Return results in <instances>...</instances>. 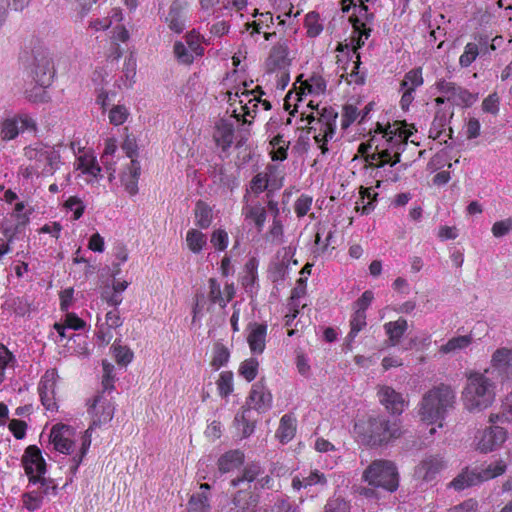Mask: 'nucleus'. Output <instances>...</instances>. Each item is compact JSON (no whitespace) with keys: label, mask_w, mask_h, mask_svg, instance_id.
Here are the masks:
<instances>
[{"label":"nucleus","mask_w":512,"mask_h":512,"mask_svg":"<svg viewBox=\"0 0 512 512\" xmlns=\"http://www.w3.org/2000/svg\"><path fill=\"white\" fill-rule=\"evenodd\" d=\"M436 88L442 94V97L435 99L436 105L441 106L446 101L449 102L450 105L443 109H438L436 112L432 123L433 129L437 130L435 138L440 136L443 129L452 118L453 105L469 107L477 101V95L452 81L441 79L436 83Z\"/></svg>","instance_id":"obj_3"},{"label":"nucleus","mask_w":512,"mask_h":512,"mask_svg":"<svg viewBox=\"0 0 512 512\" xmlns=\"http://www.w3.org/2000/svg\"><path fill=\"white\" fill-rule=\"evenodd\" d=\"M481 482L482 480L479 471L466 469L451 481L450 486L455 490L460 491L467 487L477 485Z\"/></svg>","instance_id":"obj_30"},{"label":"nucleus","mask_w":512,"mask_h":512,"mask_svg":"<svg viewBox=\"0 0 512 512\" xmlns=\"http://www.w3.org/2000/svg\"><path fill=\"white\" fill-rule=\"evenodd\" d=\"M242 214L246 220L254 222L255 226L261 231L266 222V210L261 204L245 205Z\"/></svg>","instance_id":"obj_31"},{"label":"nucleus","mask_w":512,"mask_h":512,"mask_svg":"<svg viewBox=\"0 0 512 512\" xmlns=\"http://www.w3.org/2000/svg\"><path fill=\"white\" fill-rule=\"evenodd\" d=\"M28 491L22 494L23 507L29 512L40 509L45 501L58 494V485L51 478H40L36 485H28Z\"/></svg>","instance_id":"obj_11"},{"label":"nucleus","mask_w":512,"mask_h":512,"mask_svg":"<svg viewBox=\"0 0 512 512\" xmlns=\"http://www.w3.org/2000/svg\"><path fill=\"white\" fill-rule=\"evenodd\" d=\"M22 465L28 476L29 486L36 485L40 478L46 473V462L41 450L35 446H28L22 456Z\"/></svg>","instance_id":"obj_13"},{"label":"nucleus","mask_w":512,"mask_h":512,"mask_svg":"<svg viewBox=\"0 0 512 512\" xmlns=\"http://www.w3.org/2000/svg\"><path fill=\"white\" fill-rule=\"evenodd\" d=\"M186 243L191 252L198 254L207 245V237L201 231L193 228L186 234Z\"/></svg>","instance_id":"obj_38"},{"label":"nucleus","mask_w":512,"mask_h":512,"mask_svg":"<svg viewBox=\"0 0 512 512\" xmlns=\"http://www.w3.org/2000/svg\"><path fill=\"white\" fill-rule=\"evenodd\" d=\"M90 431L83 433L66 424H56L50 431V443L55 451L69 455L70 466L69 471L75 475L83 458L86 456L91 445Z\"/></svg>","instance_id":"obj_2"},{"label":"nucleus","mask_w":512,"mask_h":512,"mask_svg":"<svg viewBox=\"0 0 512 512\" xmlns=\"http://www.w3.org/2000/svg\"><path fill=\"white\" fill-rule=\"evenodd\" d=\"M214 139L222 150L228 149L234 139V124L229 120H221L216 126Z\"/></svg>","instance_id":"obj_26"},{"label":"nucleus","mask_w":512,"mask_h":512,"mask_svg":"<svg viewBox=\"0 0 512 512\" xmlns=\"http://www.w3.org/2000/svg\"><path fill=\"white\" fill-rule=\"evenodd\" d=\"M308 106L312 111L306 114L302 120H306L309 129L314 131L313 138L321 150V154L325 155L329 151L328 142L333 140L336 134L338 113L332 107H323L322 109H319L318 105L314 107L312 101Z\"/></svg>","instance_id":"obj_8"},{"label":"nucleus","mask_w":512,"mask_h":512,"mask_svg":"<svg viewBox=\"0 0 512 512\" xmlns=\"http://www.w3.org/2000/svg\"><path fill=\"white\" fill-rule=\"evenodd\" d=\"M378 126L380 131L368 143H361L358 152L371 167L394 166L400 161L401 152L404 151L412 132L400 122H394L385 128L379 124Z\"/></svg>","instance_id":"obj_1"},{"label":"nucleus","mask_w":512,"mask_h":512,"mask_svg":"<svg viewBox=\"0 0 512 512\" xmlns=\"http://www.w3.org/2000/svg\"><path fill=\"white\" fill-rule=\"evenodd\" d=\"M185 39L188 48L195 54L196 57H200L204 54V48L201 46L203 36L196 29L189 31L185 35Z\"/></svg>","instance_id":"obj_45"},{"label":"nucleus","mask_w":512,"mask_h":512,"mask_svg":"<svg viewBox=\"0 0 512 512\" xmlns=\"http://www.w3.org/2000/svg\"><path fill=\"white\" fill-rule=\"evenodd\" d=\"M495 383L485 372L472 371L467 374L462 391L464 408L471 413L489 408L495 400Z\"/></svg>","instance_id":"obj_7"},{"label":"nucleus","mask_w":512,"mask_h":512,"mask_svg":"<svg viewBox=\"0 0 512 512\" xmlns=\"http://www.w3.org/2000/svg\"><path fill=\"white\" fill-rule=\"evenodd\" d=\"M424 83L422 69L414 68L408 71L401 82L400 90L410 91L414 93L415 90L421 87Z\"/></svg>","instance_id":"obj_35"},{"label":"nucleus","mask_w":512,"mask_h":512,"mask_svg":"<svg viewBox=\"0 0 512 512\" xmlns=\"http://www.w3.org/2000/svg\"><path fill=\"white\" fill-rule=\"evenodd\" d=\"M455 391L447 385H440L426 392L420 403L418 415L421 421L427 424L438 423L443 427V420L450 410L455 406Z\"/></svg>","instance_id":"obj_6"},{"label":"nucleus","mask_w":512,"mask_h":512,"mask_svg":"<svg viewBox=\"0 0 512 512\" xmlns=\"http://www.w3.org/2000/svg\"><path fill=\"white\" fill-rule=\"evenodd\" d=\"M243 463V454L240 451H230L218 460V469L221 473H228Z\"/></svg>","instance_id":"obj_33"},{"label":"nucleus","mask_w":512,"mask_h":512,"mask_svg":"<svg viewBox=\"0 0 512 512\" xmlns=\"http://www.w3.org/2000/svg\"><path fill=\"white\" fill-rule=\"evenodd\" d=\"M24 156L28 164L20 168V173L26 179L52 176L61 164L60 151L40 142L25 147Z\"/></svg>","instance_id":"obj_4"},{"label":"nucleus","mask_w":512,"mask_h":512,"mask_svg":"<svg viewBox=\"0 0 512 512\" xmlns=\"http://www.w3.org/2000/svg\"><path fill=\"white\" fill-rule=\"evenodd\" d=\"M229 357V350L223 344H216L214 347L213 359L211 361L212 367L218 370L228 362Z\"/></svg>","instance_id":"obj_52"},{"label":"nucleus","mask_w":512,"mask_h":512,"mask_svg":"<svg viewBox=\"0 0 512 512\" xmlns=\"http://www.w3.org/2000/svg\"><path fill=\"white\" fill-rule=\"evenodd\" d=\"M247 403L252 409L266 412L271 408L272 395L264 385L256 383L252 386Z\"/></svg>","instance_id":"obj_21"},{"label":"nucleus","mask_w":512,"mask_h":512,"mask_svg":"<svg viewBox=\"0 0 512 512\" xmlns=\"http://www.w3.org/2000/svg\"><path fill=\"white\" fill-rule=\"evenodd\" d=\"M74 165L77 170L82 172V174L90 176V181L96 180L101 176V168L95 155L90 151H85L78 155Z\"/></svg>","instance_id":"obj_25"},{"label":"nucleus","mask_w":512,"mask_h":512,"mask_svg":"<svg viewBox=\"0 0 512 512\" xmlns=\"http://www.w3.org/2000/svg\"><path fill=\"white\" fill-rule=\"evenodd\" d=\"M354 430L362 443L370 446L388 444L403 434L399 420H390L384 415L370 416L358 421Z\"/></svg>","instance_id":"obj_5"},{"label":"nucleus","mask_w":512,"mask_h":512,"mask_svg":"<svg viewBox=\"0 0 512 512\" xmlns=\"http://www.w3.org/2000/svg\"><path fill=\"white\" fill-rule=\"evenodd\" d=\"M208 297L212 303L218 304L221 307H225L227 305V300H225L223 296V291L221 290L220 284L214 278L209 280Z\"/></svg>","instance_id":"obj_54"},{"label":"nucleus","mask_w":512,"mask_h":512,"mask_svg":"<svg viewBox=\"0 0 512 512\" xmlns=\"http://www.w3.org/2000/svg\"><path fill=\"white\" fill-rule=\"evenodd\" d=\"M490 363V367L484 372L492 379L499 378L501 381L512 379V349L498 348L492 354Z\"/></svg>","instance_id":"obj_14"},{"label":"nucleus","mask_w":512,"mask_h":512,"mask_svg":"<svg viewBox=\"0 0 512 512\" xmlns=\"http://www.w3.org/2000/svg\"><path fill=\"white\" fill-rule=\"evenodd\" d=\"M305 27L309 37H316L323 31L320 16L316 12H309L305 16Z\"/></svg>","instance_id":"obj_46"},{"label":"nucleus","mask_w":512,"mask_h":512,"mask_svg":"<svg viewBox=\"0 0 512 512\" xmlns=\"http://www.w3.org/2000/svg\"><path fill=\"white\" fill-rule=\"evenodd\" d=\"M259 362L254 358L243 361L239 367V374L248 382L254 380L257 376Z\"/></svg>","instance_id":"obj_50"},{"label":"nucleus","mask_w":512,"mask_h":512,"mask_svg":"<svg viewBox=\"0 0 512 512\" xmlns=\"http://www.w3.org/2000/svg\"><path fill=\"white\" fill-rule=\"evenodd\" d=\"M324 512H350V504L341 497L328 499Z\"/></svg>","instance_id":"obj_60"},{"label":"nucleus","mask_w":512,"mask_h":512,"mask_svg":"<svg viewBox=\"0 0 512 512\" xmlns=\"http://www.w3.org/2000/svg\"><path fill=\"white\" fill-rule=\"evenodd\" d=\"M213 215L211 208L202 201L196 203L195 224L201 229H207L212 223Z\"/></svg>","instance_id":"obj_40"},{"label":"nucleus","mask_w":512,"mask_h":512,"mask_svg":"<svg viewBox=\"0 0 512 512\" xmlns=\"http://www.w3.org/2000/svg\"><path fill=\"white\" fill-rule=\"evenodd\" d=\"M36 62L34 71L36 81L41 86L48 85L53 74L50 60L47 57H42L40 60L36 58Z\"/></svg>","instance_id":"obj_36"},{"label":"nucleus","mask_w":512,"mask_h":512,"mask_svg":"<svg viewBox=\"0 0 512 512\" xmlns=\"http://www.w3.org/2000/svg\"><path fill=\"white\" fill-rule=\"evenodd\" d=\"M214 177L216 179L215 181H219V183L227 189L232 190L238 186L236 176L230 173L226 167H220Z\"/></svg>","instance_id":"obj_53"},{"label":"nucleus","mask_w":512,"mask_h":512,"mask_svg":"<svg viewBox=\"0 0 512 512\" xmlns=\"http://www.w3.org/2000/svg\"><path fill=\"white\" fill-rule=\"evenodd\" d=\"M115 360L120 365H127L133 359V352L127 346H121L116 342L112 345Z\"/></svg>","instance_id":"obj_55"},{"label":"nucleus","mask_w":512,"mask_h":512,"mask_svg":"<svg viewBox=\"0 0 512 512\" xmlns=\"http://www.w3.org/2000/svg\"><path fill=\"white\" fill-rule=\"evenodd\" d=\"M189 11L188 0H173L167 9L160 13V20L171 32L181 34L189 21Z\"/></svg>","instance_id":"obj_12"},{"label":"nucleus","mask_w":512,"mask_h":512,"mask_svg":"<svg viewBox=\"0 0 512 512\" xmlns=\"http://www.w3.org/2000/svg\"><path fill=\"white\" fill-rule=\"evenodd\" d=\"M269 512H299V508L291 504L287 498L279 497L276 499Z\"/></svg>","instance_id":"obj_64"},{"label":"nucleus","mask_w":512,"mask_h":512,"mask_svg":"<svg viewBox=\"0 0 512 512\" xmlns=\"http://www.w3.org/2000/svg\"><path fill=\"white\" fill-rule=\"evenodd\" d=\"M260 103V97L257 95H254L253 99H248L247 102H245L244 105L241 106V111L238 112L237 108L232 109L233 117L239 121L240 117H244V122L248 123L249 121L246 119V117H254L256 113V108L258 107V104Z\"/></svg>","instance_id":"obj_43"},{"label":"nucleus","mask_w":512,"mask_h":512,"mask_svg":"<svg viewBox=\"0 0 512 512\" xmlns=\"http://www.w3.org/2000/svg\"><path fill=\"white\" fill-rule=\"evenodd\" d=\"M494 237H502L512 231V217L497 221L491 228Z\"/></svg>","instance_id":"obj_63"},{"label":"nucleus","mask_w":512,"mask_h":512,"mask_svg":"<svg viewBox=\"0 0 512 512\" xmlns=\"http://www.w3.org/2000/svg\"><path fill=\"white\" fill-rule=\"evenodd\" d=\"M277 173V167L274 165H269L266 167L265 171L259 172L256 174L251 181V190L254 193H261L267 188L271 187L272 189L279 188L281 186L280 183H276L275 174Z\"/></svg>","instance_id":"obj_23"},{"label":"nucleus","mask_w":512,"mask_h":512,"mask_svg":"<svg viewBox=\"0 0 512 512\" xmlns=\"http://www.w3.org/2000/svg\"><path fill=\"white\" fill-rule=\"evenodd\" d=\"M313 198L307 194H302L295 202L294 211L298 217H304L311 209Z\"/></svg>","instance_id":"obj_61"},{"label":"nucleus","mask_w":512,"mask_h":512,"mask_svg":"<svg viewBox=\"0 0 512 512\" xmlns=\"http://www.w3.org/2000/svg\"><path fill=\"white\" fill-rule=\"evenodd\" d=\"M87 413L91 417V424L86 431L92 432L94 429L109 423L115 413V405L112 398L104 392H99L91 399L87 400Z\"/></svg>","instance_id":"obj_10"},{"label":"nucleus","mask_w":512,"mask_h":512,"mask_svg":"<svg viewBox=\"0 0 512 512\" xmlns=\"http://www.w3.org/2000/svg\"><path fill=\"white\" fill-rule=\"evenodd\" d=\"M351 330L349 332L350 338H355L357 334L366 326V313L363 311H355L350 320Z\"/></svg>","instance_id":"obj_58"},{"label":"nucleus","mask_w":512,"mask_h":512,"mask_svg":"<svg viewBox=\"0 0 512 512\" xmlns=\"http://www.w3.org/2000/svg\"><path fill=\"white\" fill-rule=\"evenodd\" d=\"M210 242L216 250L224 251L229 243L228 233L224 229H216L211 235Z\"/></svg>","instance_id":"obj_59"},{"label":"nucleus","mask_w":512,"mask_h":512,"mask_svg":"<svg viewBox=\"0 0 512 512\" xmlns=\"http://www.w3.org/2000/svg\"><path fill=\"white\" fill-rule=\"evenodd\" d=\"M141 167L139 162L131 159L127 170L122 175V182L126 191L130 195H135L138 192V179L140 176Z\"/></svg>","instance_id":"obj_27"},{"label":"nucleus","mask_w":512,"mask_h":512,"mask_svg":"<svg viewBox=\"0 0 512 512\" xmlns=\"http://www.w3.org/2000/svg\"><path fill=\"white\" fill-rule=\"evenodd\" d=\"M472 341L473 337L471 335L452 337L440 347L439 352L442 354L454 355L460 351L465 350L468 346L471 345Z\"/></svg>","instance_id":"obj_29"},{"label":"nucleus","mask_w":512,"mask_h":512,"mask_svg":"<svg viewBox=\"0 0 512 512\" xmlns=\"http://www.w3.org/2000/svg\"><path fill=\"white\" fill-rule=\"evenodd\" d=\"M57 379V371L55 369H49L44 373L38 385V392L41 402L43 406L49 411H54L57 409L55 398Z\"/></svg>","instance_id":"obj_19"},{"label":"nucleus","mask_w":512,"mask_h":512,"mask_svg":"<svg viewBox=\"0 0 512 512\" xmlns=\"http://www.w3.org/2000/svg\"><path fill=\"white\" fill-rule=\"evenodd\" d=\"M506 471V465L502 461H498L489 465L486 469L479 471L482 482L502 475Z\"/></svg>","instance_id":"obj_57"},{"label":"nucleus","mask_w":512,"mask_h":512,"mask_svg":"<svg viewBox=\"0 0 512 512\" xmlns=\"http://www.w3.org/2000/svg\"><path fill=\"white\" fill-rule=\"evenodd\" d=\"M359 66H360V56L359 54L356 55V60L352 62V69L351 72H347V68L341 67L343 69V72L341 74V78L345 79L349 84H363L364 83V75L359 72Z\"/></svg>","instance_id":"obj_44"},{"label":"nucleus","mask_w":512,"mask_h":512,"mask_svg":"<svg viewBox=\"0 0 512 512\" xmlns=\"http://www.w3.org/2000/svg\"><path fill=\"white\" fill-rule=\"evenodd\" d=\"M216 384L219 394L227 397L233 391V373L231 371L221 372Z\"/></svg>","instance_id":"obj_49"},{"label":"nucleus","mask_w":512,"mask_h":512,"mask_svg":"<svg viewBox=\"0 0 512 512\" xmlns=\"http://www.w3.org/2000/svg\"><path fill=\"white\" fill-rule=\"evenodd\" d=\"M480 45L485 46L486 42L483 43H475V42H469L465 45L464 51L459 57V65L462 68L469 67L479 56L480 54Z\"/></svg>","instance_id":"obj_39"},{"label":"nucleus","mask_w":512,"mask_h":512,"mask_svg":"<svg viewBox=\"0 0 512 512\" xmlns=\"http://www.w3.org/2000/svg\"><path fill=\"white\" fill-rule=\"evenodd\" d=\"M137 73V62L133 55H130L125 59L123 67V76L121 78L122 86L125 88H131L135 83Z\"/></svg>","instance_id":"obj_41"},{"label":"nucleus","mask_w":512,"mask_h":512,"mask_svg":"<svg viewBox=\"0 0 512 512\" xmlns=\"http://www.w3.org/2000/svg\"><path fill=\"white\" fill-rule=\"evenodd\" d=\"M290 62L288 43L281 40L271 48L266 65L269 71L285 70Z\"/></svg>","instance_id":"obj_20"},{"label":"nucleus","mask_w":512,"mask_h":512,"mask_svg":"<svg viewBox=\"0 0 512 512\" xmlns=\"http://www.w3.org/2000/svg\"><path fill=\"white\" fill-rule=\"evenodd\" d=\"M444 467L445 464L441 457L429 456L416 467L415 475L424 481H431Z\"/></svg>","instance_id":"obj_22"},{"label":"nucleus","mask_w":512,"mask_h":512,"mask_svg":"<svg viewBox=\"0 0 512 512\" xmlns=\"http://www.w3.org/2000/svg\"><path fill=\"white\" fill-rule=\"evenodd\" d=\"M354 33H357V46L356 48H360L364 45V42L370 36L371 29L366 27V22L361 21L358 17L351 18Z\"/></svg>","instance_id":"obj_56"},{"label":"nucleus","mask_w":512,"mask_h":512,"mask_svg":"<svg viewBox=\"0 0 512 512\" xmlns=\"http://www.w3.org/2000/svg\"><path fill=\"white\" fill-rule=\"evenodd\" d=\"M506 439L507 432L504 428L492 426L476 435V449L482 453L492 452L501 447Z\"/></svg>","instance_id":"obj_16"},{"label":"nucleus","mask_w":512,"mask_h":512,"mask_svg":"<svg viewBox=\"0 0 512 512\" xmlns=\"http://www.w3.org/2000/svg\"><path fill=\"white\" fill-rule=\"evenodd\" d=\"M130 113L126 106L124 105H114L109 110L108 118L110 124L114 126H120L126 122Z\"/></svg>","instance_id":"obj_48"},{"label":"nucleus","mask_w":512,"mask_h":512,"mask_svg":"<svg viewBox=\"0 0 512 512\" xmlns=\"http://www.w3.org/2000/svg\"><path fill=\"white\" fill-rule=\"evenodd\" d=\"M363 480L374 487L393 492L398 488V472L393 462L375 460L363 472Z\"/></svg>","instance_id":"obj_9"},{"label":"nucleus","mask_w":512,"mask_h":512,"mask_svg":"<svg viewBox=\"0 0 512 512\" xmlns=\"http://www.w3.org/2000/svg\"><path fill=\"white\" fill-rule=\"evenodd\" d=\"M25 131L35 132L36 122L28 114H18L2 122L0 137L2 140L9 141L15 139L20 133Z\"/></svg>","instance_id":"obj_15"},{"label":"nucleus","mask_w":512,"mask_h":512,"mask_svg":"<svg viewBox=\"0 0 512 512\" xmlns=\"http://www.w3.org/2000/svg\"><path fill=\"white\" fill-rule=\"evenodd\" d=\"M408 328L407 320L399 318L396 321L387 322L384 324V329L388 335L390 346H395L399 343L401 337L404 335Z\"/></svg>","instance_id":"obj_28"},{"label":"nucleus","mask_w":512,"mask_h":512,"mask_svg":"<svg viewBox=\"0 0 512 512\" xmlns=\"http://www.w3.org/2000/svg\"><path fill=\"white\" fill-rule=\"evenodd\" d=\"M210 497L205 492L193 494L187 503V512H210Z\"/></svg>","instance_id":"obj_37"},{"label":"nucleus","mask_w":512,"mask_h":512,"mask_svg":"<svg viewBox=\"0 0 512 512\" xmlns=\"http://www.w3.org/2000/svg\"><path fill=\"white\" fill-rule=\"evenodd\" d=\"M16 364L14 354L2 343H0V386L7 379V373L13 370Z\"/></svg>","instance_id":"obj_34"},{"label":"nucleus","mask_w":512,"mask_h":512,"mask_svg":"<svg viewBox=\"0 0 512 512\" xmlns=\"http://www.w3.org/2000/svg\"><path fill=\"white\" fill-rule=\"evenodd\" d=\"M374 197L375 194H372L370 189H364L361 191L362 207L357 205L356 209L361 211L362 215L369 214L374 209Z\"/></svg>","instance_id":"obj_62"},{"label":"nucleus","mask_w":512,"mask_h":512,"mask_svg":"<svg viewBox=\"0 0 512 512\" xmlns=\"http://www.w3.org/2000/svg\"><path fill=\"white\" fill-rule=\"evenodd\" d=\"M247 342L253 354H262L266 347L267 325L259 323L249 324Z\"/></svg>","instance_id":"obj_24"},{"label":"nucleus","mask_w":512,"mask_h":512,"mask_svg":"<svg viewBox=\"0 0 512 512\" xmlns=\"http://www.w3.org/2000/svg\"><path fill=\"white\" fill-rule=\"evenodd\" d=\"M174 55L178 62L189 65L195 59V54L181 41H176L173 47Z\"/></svg>","instance_id":"obj_51"},{"label":"nucleus","mask_w":512,"mask_h":512,"mask_svg":"<svg viewBox=\"0 0 512 512\" xmlns=\"http://www.w3.org/2000/svg\"><path fill=\"white\" fill-rule=\"evenodd\" d=\"M259 503L258 494L247 488L239 489L230 501L221 507L220 512H251Z\"/></svg>","instance_id":"obj_18"},{"label":"nucleus","mask_w":512,"mask_h":512,"mask_svg":"<svg viewBox=\"0 0 512 512\" xmlns=\"http://www.w3.org/2000/svg\"><path fill=\"white\" fill-rule=\"evenodd\" d=\"M377 397L380 404L393 415L402 414L408 406V401L403 394L388 385H379L377 387Z\"/></svg>","instance_id":"obj_17"},{"label":"nucleus","mask_w":512,"mask_h":512,"mask_svg":"<svg viewBox=\"0 0 512 512\" xmlns=\"http://www.w3.org/2000/svg\"><path fill=\"white\" fill-rule=\"evenodd\" d=\"M227 95L230 106H234L235 103L238 102L241 107L245 104V102L248 101V99H253L255 91H249L245 87H238L235 89V91H229Z\"/></svg>","instance_id":"obj_47"},{"label":"nucleus","mask_w":512,"mask_h":512,"mask_svg":"<svg viewBox=\"0 0 512 512\" xmlns=\"http://www.w3.org/2000/svg\"><path fill=\"white\" fill-rule=\"evenodd\" d=\"M262 472V468L259 464L252 463L245 467L242 477L235 478L231 481V485L236 487L242 483L247 482L249 487V483L255 480L258 481V478L262 474Z\"/></svg>","instance_id":"obj_42"},{"label":"nucleus","mask_w":512,"mask_h":512,"mask_svg":"<svg viewBox=\"0 0 512 512\" xmlns=\"http://www.w3.org/2000/svg\"><path fill=\"white\" fill-rule=\"evenodd\" d=\"M296 420L289 414L282 416L277 430V437L282 443H287L295 436Z\"/></svg>","instance_id":"obj_32"}]
</instances>
